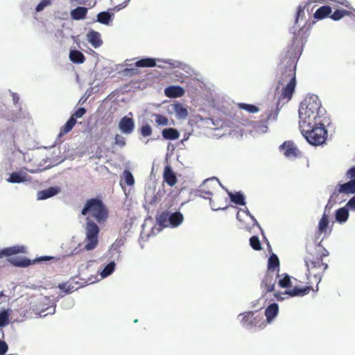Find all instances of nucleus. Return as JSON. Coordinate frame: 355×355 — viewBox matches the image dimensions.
Instances as JSON below:
<instances>
[{
	"instance_id": "62",
	"label": "nucleus",
	"mask_w": 355,
	"mask_h": 355,
	"mask_svg": "<svg viewBox=\"0 0 355 355\" xmlns=\"http://www.w3.org/2000/svg\"><path fill=\"white\" fill-rule=\"evenodd\" d=\"M156 199V196H154L153 198V202H155V200Z\"/></svg>"
},
{
	"instance_id": "32",
	"label": "nucleus",
	"mask_w": 355,
	"mask_h": 355,
	"mask_svg": "<svg viewBox=\"0 0 355 355\" xmlns=\"http://www.w3.org/2000/svg\"><path fill=\"white\" fill-rule=\"evenodd\" d=\"M228 195L232 202L239 205H244V196L241 193L228 192Z\"/></svg>"
},
{
	"instance_id": "53",
	"label": "nucleus",
	"mask_w": 355,
	"mask_h": 355,
	"mask_svg": "<svg viewBox=\"0 0 355 355\" xmlns=\"http://www.w3.org/2000/svg\"><path fill=\"white\" fill-rule=\"evenodd\" d=\"M347 175L352 179L355 180V166L349 168L347 172Z\"/></svg>"
},
{
	"instance_id": "60",
	"label": "nucleus",
	"mask_w": 355,
	"mask_h": 355,
	"mask_svg": "<svg viewBox=\"0 0 355 355\" xmlns=\"http://www.w3.org/2000/svg\"><path fill=\"white\" fill-rule=\"evenodd\" d=\"M245 214L250 215V211L247 209H245Z\"/></svg>"
},
{
	"instance_id": "44",
	"label": "nucleus",
	"mask_w": 355,
	"mask_h": 355,
	"mask_svg": "<svg viewBox=\"0 0 355 355\" xmlns=\"http://www.w3.org/2000/svg\"><path fill=\"white\" fill-rule=\"evenodd\" d=\"M58 288L62 291L65 294L71 293L73 291V286H71L67 283H62L58 285Z\"/></svg>"
},
{
	"instance_id": "48",
	"label": "nucleus",
	"mask_w": 355,
	"mask_h": 355,
	"mask_svg": "<svg viewBox=\"0 0 355 355\" xmlns=\"http://www.w3.org/2000/svg\"><path fill=\"white\" fill-rule=\"evenodd\" d=\"M259 111V108L254 105L251 104H247L245 103V112H247L249 114H254Z\"/></svg>"
},
{
	"instance_id": "38",
	"label": "nucleus",
	"mask_w": 355,
	"mask_h": 355,
	"mask_svg": "<svg viewBox=\"0 0 355 355\" xmlns=\"http://www.w3.org/2000/svg\"><path fill=\"white\" fill-rule=\"evenodd\" d=\"M26 177L18 173H12L10 174L8 181L12 183H20L26 181Z\"/></svg>"
},
{
	"instance_id": "19",
	"label": "nucleus",
	"mask_w": 355,
	"mask_h": 355,
	"mask_svg": "<svg viewBox=\"0 0 355 355\" xmlns=\"http://www.w3.org/2000/svg\"><path fill=\"white\" fill-rule=\"evenodd\" d=\"M279 313V306L277 303L270 304L265 310L266 322L270 323Z\"/></svg>"
},
{
	"instance_id": "41",
	"label": "nucleus",
	"mask_w": 355,
	"mask_h": 355,
	"mask_svg": "<svg viewBox=\"0 0 355 355\" xmlns=\"http://www.w3.org/2000/svg\"><path fill=\"white\" fill-rule=\"evenodd\" d=\"M250 245L255 250H260L261 245L258 236H253L250 239Z\"/></svg>"
},
{
	"instance_id": "15",
	"label": "nucleus",
	"mask_w": 355,
	"mask_h": 355,
	"mask_svg": "<svg viewBox=\"0 0 355 355\" xmlns=\"http://www.w3.org/2000/svg\"><path fill=\"white\" fill-rule=\"evenodd\" d=\"M164 94L169 98H179L184 94V89L178 85H171L165 88Z\"/></svg>"
},
{
	"instance_id": "20",
	"label": "nucleus",
	"mask_w": 355,
	"mask_h": 355,
	"mask_svg": "<svg viewBox=\"0 0 355 355\" xmlns=\"http://www.w3.org/2000/svg\"><path fill=\"white\" fill-rule=\"evenodd\" d=\"M332 12L331 8L329 6H322L316 10L313 17L315 19L321 20L327 17H330Z\"/></svg>"
},
{
	"instance_id": "1",
	"label": "nucleus",
	"mask_w": 355,
	"mask_h": 355,
	"mask_svg": "<svg viewBox=\"0 0 355 355\" xmlns=\"http://www.w3.org/2000/svg\"><path fill=\"white\" fill-rule=\"evenodd\" d=\"M307 37L304 28L294 32L293 37L289 44L279 55V67L282 75L279 84L283 85L280 98L289 101L296 87V67L302 54L304 42Z\"/></svg>"
},
{
	"instance_id": "42",
	"label": "nucleus",
	"mask_w": 355,
	"mask_h": 355,
	"mask_svg": "<svg viewBox=\"0 0 355 355\" xmlns=\"http://www.w3.org/2000/svg\"><path fill=\"white\" fill-rule=\"evenodd\" d=\"M282 288H288L291 286V277L288 275L284 274L283 278L280 279L278 282Z\"/></svg>"
},
{
	"instance_id": "5",
	"label": "nucleus",
	"mask_w": 355,
	"mask_h": 355,
	"mask_svg": "<svg viewBox=\"0 0 355 355\" xmlns=\"http://www.w3.org/2000/svg\"><path fill=\"white\" fill-rule=\"evenodd\" d=\"M279 114L277 107L272 108L266 112L259 121H252L245 116V131L252 137H256L267 132L268 130V122L276 121Z\"/></svg>"
},
{
	"instance_id": "43",
	"label": "nucleus",
	"mask_w": 355,
	"mask_h": 355,
	"mask_svg": "<svg viewBox=\"0 0 355 355\" xmlns=\"http://www.w3.org/2000/svg\"><path fill=\"white\" fill-rule=\"evenodd\" d=\"M123 178L127 185L132 186L135 183V179L132 174L128 170L123 172Z\"/></svg>"
},
{
	"instance_id": "34",
	"label": "nucleus",
	"mask_w": 355,
	"mask_h": 355,
	"mask_svg": "<svg viewBox=\"0 0 355 355\" xmlns=\"http://www.w3.org/2000/svg\"><path fill=\"white\" fill-rule=\"evenodd\" d=\"M112 15L113 14L108 12H101L97 15V21L101 24L107 25L109 24Z\"/></svg>"
},
{
	"instance_id": "21",
	"label": "nucleus",
	"mask_w": 355,
	"mask_h": 355,
	"mask_svg": "<svg viewBox=\"0 0 355 355\" xmlns=\"http://www.w3.org/2000/svg\"><path fill=\"white\" fill-rule=\"evenodd\" d=\"M338 192L345 194L355 193V180L338 184Z\"/></svg>"
},
{
	"instance_id": "14",
	"label": "nucleus",
	"mask_w": 355,
	"mask_h": 355,
	"mask_svg": "<svg viewBox=\"0 0 355 355\" xmlns=\"http://www.w3.org/2000/svg\"><path fill=\"white\" fill-rule=\"evenodd\" d=\"M61 191V189L60 187H51L46 189L41 190L37 191V200H46L47 198H51L53 196H56Z\"/></svg>"
},
{
	"instance_id": "9",
	"label": "nucleus",
	"mask_w": 355,
	"mask_h": 355,
	"mask_svg": "<svg viewBox=\"0 0 355 355\" xmlns=\"http://www.w3.org/2000/svg\"><path fill=\"white\" fill-rule=\"evenodd\" d=\"M216 184L213 180H205L197 190L198 195L205 199H211Z\"/></svg>"
},
{
	"instance_id": "3",
	"label": "nucleus",
	"mask_w": 355,
	"mask_h": 355,
	"mask_svg": "<svg viewBox=\"0 0 355 355\" xmlns=\"http://www.w3.org/2000/svg\"><path fill=\"white\" fill-rule=\"evenodd\" d=\"M299 126L306 128L309 124L316 123L322 125H329L331 119L321 101L317 96H307L301 103L299 108Z\"/></svg>"
},
{
	"instance_id": "58",
	"label": "nucleus",
	"mask_w": 355,
	"mask_h": 355,
	"mask_svg": "<svg viewBox=\"0 0 355 355\" xmlns=\"http://www.w3.org/2000/svg\"><path fill=\"white\" fill-rule=\"evenodd\" d=\"M130 0H125V2H124V5H121L120 4L119 6H121V8H125L126 6H127V3L130 1Z\"/></svg>"
},
{
	"instance_id": "10",
	"label": "nucleus",
	"mask_w": 355,
	"mask_h": 355,
	"mask_svg": "<svg viewBox=\"0 0 355 355\" xmlns=\"http://www.w3.org/2000/svg\"><path fill=\"white\" fill-rule=\"evenodd\" d=\"M276 277L272 271H267L261 283V289L263 293H271L275 290Z\"/></svg>"
},
{
	"instance_id": "36",
	"label": "nucleus",
	"mask_w": 355,
	"mask_h": 355,
	"mask_svg": "<svg viewBox=\"0 0 355 355\" xmlns=\"http://www.w3.org/2000/svg\"><path fill=\"white\" fill-rule=\"evenodd\" d=\"M9 323L8 310H3L0 312V328L4 327Z\"/></svg>"
},
{
	"instance_id": "23",
	"label": "nucleus",
	"mask_w": 355,
	"mask_h": 355,
	"mask_svg": "<svg viewBox=\"0 0 355 355\" xmlns=\"http://www.w3.org/2000/svg\"><path fill=\"white\" fill-rule=\"evenodd\" d=\"M87 13V8L79 6L71 11V17L75 20L83 19L86 17Z\"/></svg>"
},
{
	"instance_id": "57",
	"label": "nucleus",
	"mask_w": 355,
	"mask_h": 355,
	"mask_svg": "<svg viewBox=\"0 0 355 355\" xmlns=\"http://www.w3.org/2000/svg\"><path fill=\"white\" fill-rule=\"evenodd\" d=\"M274 296L277 300H282L283 298L280 297L279 293H275Z\"/></svg>"
},
{
	"instance_id": "27",
	"label": "nucleus",
	"mask_w": 355,
	"mask_h": 355,
	"mask_svg": "<svg viewBox=\"0 0 355 355\" xmlns=\"http://www.w3.org/2000/svg\"><path fill=\"white\" fill-rule=\"evenodd\" d=\"M71 61L76 64H82L85 60V57L82 52L78 50H71L69 53Z\"/></svg>"
},
{
	"instance_id": "59",
	"label": "nucleus",
	"mask_w": 355,
	"mask_h": 355,
	"mask_svg": "<svg viewBox=\"0 0 355 355\" xmlns=\"http://www.w3.org/2000/svg\"><path fill=\"white\" fill-rule=\"evenodd\" d=\"M239 107H240L241 109H244V103H240V104H239Z\"/></svg>"
},
{
	"instance_id": "29",
	"label": "nucleus",
	"mask_w": 355,
	"mask_h": 355,
	"mask_svg": "<svg viewBox=\"0 0 355 355\" xmlns=\"http://www.w3.org/2000/svg\"><path fill=\"white\" fill-rule=\"evenodd\" d=\"M230 208L232 209V213L236 214V218L238 221L237 227L239 228H242L243 227V217H244V210L241 208H239L236 206H230Z\"/></svg>"
},
{
	"instance_id": "13",
	"label": "nucleus",
	"mask_w": 355,
	"mask_h": 355,
	"mask_svg": "<svg viewBox=\"0 0 355 355\" xmlns=\"http://www.w3.org/2000/svg\"><path fill=\"white\" fill-rule=\"evenodd\" d=\"M135 122L132 118L126 116H123L119 123L120 130L126 135L131 134L135 129Z\"/></svg>"
},
{
	"instance_id": "45",
	"label": "nucleus",
	"mask_w": 355,
	"mask_h": 355,
	"mask_svg": "<svg viewBox=\"0 0 355 355\" xmlns=\"http://www.w3.org/2000/svg\"><path fill=\"white\" fill-rule=\"evenodd\" d=\"M52 3L51 0H42L35 8L36 12H40L44 10L46 6H51Z\"/></svg>"
},
{
	"instance_id": "8",
	"label": "nucleus",
	"mask_w": 355,
	"mask_h": 355,
	"mask_svg": "<svg viewBox=\"0 0 355 355\" xmlns=\"http://www.w3.org/2000/svg\"><path fill=\"white\" fill-rule=\"evenodd\" d=\"M157 220L161 224H164L168 221L171 226L178 227L183 222L184 216L180 211L171 214H169L168 211H164L159 216Z\"/></svg>"
},
{
	"instance_id": "39",
	"label": "nucleus",
	"mask_w": 355,
	"mask_h": 355,
	"mask_svg": "<svg viewBox=\"0 0 355 355\" xmlns=\"http://www.w3.org/2000/svg\"><path fill=\"white\" fill-rule=\"evenodd\" d=\"M154 116L155 118V123L157 125L165 126L168 124V119L165 116L159 114H155Z\"/></svg>"
},
{
	"instance_id": "24",
	"label": "nucleus",
	"mask_w": 355,
	"mask_h": 355,
	"mask_svg": "<svg viewBox=\"0 0 355 355\" xmlns=\"http://www.w3.org/2000/svg\"><path fill=\"white\" fill-rule=\"evenodd\" d=\"M76 123V119L74 117H70L67 123L60 128L58 135L59 137H62L64 135L69 132Z\"/></svg>"
},
{
	"instance_id": "16",
	"label": "nucleus",
	"mask_w": 355,
	"mask_h": 355,
	"mask_svg": "<svg viewBox=\"0 0 355 355\" xmlns=\"http://www.w3.org/2000/svg\"><path fill=\"white\" fill-rule=\"evenodd\" d=\"M163 178L164 180L170 187H173L178 182L177 177L170 166H165Z\"/></svg>"
},
{
	"instance_id": "7",
	"label": "nucleus",
	"mask_w": 355,
	"mask_h": 355,
	"mask_svg": "<svg viewBox=\"0 0 355 355\" xmlns=\"http://www.w3.org/2000/svg\"><path fill=\"white\" fill-rule=\"evenodd\" d=\"M245 323H247V326L250 328L254 327L259 329H263L267 324L266 320H264L261 313L258 311L245 312Z\"/></svg>"
},
{
	"instance_id": "22",
	"label": "nucleus",
	"mask_w": 355,
	"mask_h": 355,
	"mask_svg": "<svg viewBox=\"0 0 355 355\" xmlns=\"http://www.w3.org/2000/svg\"><path fill=\"white\" fill-rule=\"evenodd\" d=\"M8 261L17 267H26L31 264V261L26 257H15L8 259Z\"/></svg>"
},
{
	"instance_id": "46",
	"label": "nucleus",
	"mask_w": 355,
	"mask_h": 355,
	"mask_svg": "<svg viewBox=\"0 0 355 355\" xmlns=\"http://www.w3.org/2000/svg\"><path fill=\"white\" fill-rule=\"evenodd\" d=\"M139 73V70L136 67H128L123 70V73L125 76H133L138 75Z\"/></svg>"
},
{
	"instance_id": "26",
	"label": "nucleus",
	"mask_w": 355,
	"mask_h": 355,
	"mask_svg": "<svg viewBox=\"0 0 355 355\" xmlns=\"http://www.w3.org/2000/svg\"><path fill=\"white\" fill-rule=\"evenodd\" d=\"M162 136L165 139L175 140L180 137L179 132L173 128H165L162 130Z\"/></svg>"
},
{
	"instance_id": "55",
	"label": "nucleus",
	"mask_w": 355,
	"mask_h": 355,
	"mask_svg": "<svg viewBox=\"0 0 355 355\" xmlns=\"http://www.w3.org/2000/svg\"><path fill=\"white\" fill-rule=\"evenodd\" d=\"M347 206L352 209H355V196H353L347 203Z\"/></svg>"
},
{
	"instance_id": "25",
	"label": "nucleus",
	"mask_w": 355,
	"mask_h": 355,
	"mask_svg": "<svg viewBox=\"0 0 355 355\" xmlns=\"http://www.w3.org/2000/svg\"><path fill=\"white\" fill-rule=\"evenodd\" d=\"M23 252V248L19 246H13L3 248L0 250V258L3 257H10Z\"/></svg>"
},
{
	"instance_id": "2",
	"label": "nucleus",
	"mask_w": 355,
	"mask_h": 355,
	"mask_svg": "<svg viewBox=\"0 0 355 355\" xmlns=\"http://www.w3.org/2000/svg\"><path fill=\"white\" fill-rule=\"evenodd\" d=\"M86 216L84 250H94L98 243L100 229L98 224H104L109 217V210L105 203L99 198H93L87 200L81 211Z\"/></svg>"
},
{
	"instance_id": "6",
	"label": "nucleus",
	"mask_w": 355,
	"mask_h": 355,
	"mask_svg": "<svg viewBox=\"0 0 355 355\" xmlns=\"http://www.w3.org/2000/svg\"><path fill=\"white\" fill-rule=\"evenodd\" d=\"M326 126L314 123L309 124L306 128H300L302 135L310 144L320 146L324 144L327 138Z\"/></svg>"
},
{
	"instance_id": "30",
	"label": "nucleus",
	"mask_w": 355,
	"mask_h": 355,
	"mask_svg": "<svg viewBox=\"0 0 355 355\" xmlns=\"http://www.w3.org/2000/svg\"><path fill=\"white\" fill-rule=\"evenodd\" d=\"M275 270H279V260L277 256L272 254L268 259V270L275 273Z\"/></svg>"
},
{
	"instance_id": "52",
	"label": "nucleus",
	"mask_w": 355,
	"mask_h": 355,
	"mask_svg": "<svg viewBox=\"0 0 355 355\" xmlns=\"http://www.w3.org/2000/svg\"><path fill=\"white\" fill-rule=\"evenodd\" d=\"M304 8H305L304 6H298L297 10L296 17H295V23L297 22L300 17L302 15H304Z\"/></svg>"
},
{
	"instance_id": "37",
	"label": "nucleus",
	"mask_w": 355,
	"mask_h": 355,
	"mask_svg": "<svg viewBox=\"0 0 355 355\" xmlns=\"http://www.w3.org/2000/svg\"><path fill=\"white\" fill-rule=\"evenodd\" d=\"M114 268H115V263L114 261L110 262L102 270V272H101V275L103 277H106L109 276L114 272Z\"/></svg>"
},
{
	"instance_id": "54",
	"label": "nucleus",
	"mask_w": 355,
	"mask_h": 355,
	"mask_svg": "<svg viewBox=\"0 0 355 355\" xmlns=\"http://www.w3.org/2000/svg\"><path fill=\"white\" fill-rule=\"evenodd\" d=\"M54 257H51V256H42V257H38L35 259L36 261H38V262H40V261H49V260H51V259H53Z\"/></svg>"
},
{
	"instance_id": "49",
	"label": "nucleus",
	"mask_w": 355,
	"mask_h": 355,
	"mask_svg": "<svg viewBox=\"0 0 355 355\" xmlns=\"http://www.w3.org/2000/svg\"><path fill=\"white\" fill-rule=\"evenodd\" d=\"M115 144L123 147L125 145V140L124 137L119 134L116 135L114 137Z\"/></svg>"
},
{
	"instance_id": "11",
	"label": "nucleus",
	"mask_w": 355,
	"mask_h": 355,
	"mask_svg": "<svg viewBox=\"0 0 355 355\" xmlns=\"http://www.w3.org/2000/svg\"><path fill=\"white\" fill-rule=\"evenodd\" d=\"M280 150L288 158H295L300 156L301 153L292 141H286L280 146Z\"/></svg>"
},
{
	"instance_id": "50",
	"label": "nucleus",
	"mask_w": 355,
	"mask_h": 355,
	"mask_svg": "<svg viewBox=\"0 0 355 355\" xmlns=\"http://www.w3.org/2000/svg\"><path fill=\"white\" fill-rule=\"evenodd\" d=\"M86 112L87 110L85 107H80L70 117H74L76 119V118H80Z\"/></svg>"
},
{
	"instance_id": "31",
	"label": "nucleus",
	"mask_w": 355,
	"mask_h": 355,
	"mask_svg": "<svg viewBox=\"0 0 355 355\" xmlns=\"http://www.w3.org/2000/svg\"><path fill=\"white\" fill-rule=\"evenodd\" d=\"M336 220L339 223L345 222L349 217V211L348 209L345 207L339 208L336 211Z\"/></svg>"
},
{
	"instance_id": "61",
	"label": "nucleus",
	"mask_w": 355,
	"mask_h": 355,
	"mask_svg": "<svg viewBox=\"0 0 355 355\" xmlns=\"http://www.w3.org/2000/svg\"><path fill=\"white\" fill-rule=\"evenodd\" d=\"M222 209V208H221V207H216V208H214V209H216V210H217V209Z\"/></svg>"
},
{
	"instance_id": "35",
	"label": "nucleus",
	"mask_w": 355,
	"mask_h": 355,
	"mask_svg": "<svg viewBox=\"0 0 355 355\" xmlns=\"http://www.w3.org/2000/svg\"><path fill=\"white\" fill-rule=\"evenodd\" d=\"M350 11L346 10H336L331 15L330 18L334 21H338L345 15H349Z\"/></svg>"
},
{
	"instance_id": "18",
	"label": "nucleus",
	"mask_w": 355,
	"mask_h": 355,
	"mask_svg": "<svg viewBox=\"0 0 355 355\" xmlns=\"http://www.w3.org/2000/svg\"><path fill=\"white\" fill-rule=\"evenodd\" d=\"M311 290H313V288L310 286H306L302 288L295 286L293 289L286 291L284 293L291 297L304 296L307 295Z\"/></svg>"
},
{
	"instance_id": "63",
	"label": "nucleus",
	"mask_w": 355,
	"mask_h": 355,
	"mask_svg": "<svg viewBox=\"0 0 355 355\" xmlns=\"http://www.w3.org/2000/svg\"><path fill=\"white\" fill-rule=\"evenodd\" d=\"M137 321H138V320L136 319V320H134V322H137Z\"/></svg>"
},
{
	"instance_id": "51",
	"label": "nucleus",
	"mask_w": 355,
	"mask_h": 355,
	"mask_svg": "<svg viewBox=\"0 0 355 355\" xmlns=\"http://www.w3.org/2000/svg\"><path fill=\"white\" fill-rule=\"evenodd\" d=\"M8 349V345L5 341L0 340V355H3Z\"/></svg>"
},
{
	"instance_id": "12",
	"label": "nucleus",
	"mask_w": 355,
	"mask_h": 355,
	"mask_svg": "<svg viewBox=\"0 0 355 355\" xmlns=\"http://www.w3.org/2000/svg\"><path fill=\"white\" fill-rule=\"evenodd\" d=\"M329 217L324 213L318 223V230L316 232V241L322 234H324V237H327L330 234L331 228L329 227Z\"/></svg>"
},
{
	"instance_id": "4",
	"label": "nucleus",
	"mask_w": 355,
	"mask_h": 355,
	"mask_svg": "<svg viewBox=\"0 0 355 355\" xmlns=\"http://www.w3.org/2000/svg\"><path fill=\"white\" fill-rule=\"evenodd\" d=\"M329 255V252L321 244L318 243L313 252H309L304 258L307 268V277H314L318 282L321 280V277L328 268V264L324 263L322 259Z\"/></svg>"
},
{
	"instance_id": "28",
	"label": "nucleus",
	"mask_w": 355,
	"mask_h": 355,
	"mask_svg": "<svg viewBox=\"0 0 355 355\" xmlns=\"http://www.w3.org/2000/svg\"><path fill=\"white\" fill-rule=\"evenodd\" d=\"M155 66V60L150 58L140 59L135 63L136 67H154Z\"/></svg>"
},
{
	"instance_id": "56",
	"label": "nucleus",
	"mask_w": 355,
	"mask_h": 355,
	"mask_svg": "<svg viewBox=\"0 0 355 355\" xmlns=\"http://www.w3.org/2000/svg\"><path fill=\"white\" fill-rule=\"evenodd\" d=\"M331 1H334V2L336 3H339V4H340V5L343 6H345V7H347V8H349V1H347V0H342V1H336V0H331Z\"/></svg>"
},
{
	"instance_id": "33",
	"label": "nucleus",
	"mask_w": 355,
	"mask_h": 355,
	"mask_svg": "<svg viewBox=\"0 0 355 355\" xmlns=\"http://www.w3.org/2000/svg\"><path fill=\"white\" fill-rule=\"evenodd\" d=\"M174 111L180 119H185L188 115V111L181 103L174 105Z\"/></svg>"
},
{
	"instance_id": "40",
	"label": "nucleus",
	"mask_w": 355,
	"mask_h": 355,
	"mask_svg": "<svg viewBox=\"0 0 355 355\" xmlns=\"http://www.w3.org/2000/svg\"><path fill=\"white\" fill-rule=\"evenodd\" d=\"M152 128H151V126L146 123L144 125H142L140 128H139V132L140 134L144 137H149L152 135Z\"/></svg>"
},
{
	"instance_id": "17",
	"label": "nucleus",
	"mask_w": 355,
	"mask_h": 355,
	"mask_svg": "<svg viewBox=\"0 0 355 355\" xmlns=\"http://www.w3.org/2000/svg\"><path fill=\"white\" fill-rule=\"evenodd\" d=\"M87 39L92 46L96 49L100 47L103 44L100 33L95 31H89L87 34Z\"/></svg>"
},
{
	"instance_id": "47",
	"label": "nucleus",
	"mask_w": 355,
	"mask_h": 355,
	"mask_svg": "<svg viewBox=\"0 0 355 355\" xmlns=\"http://www.w3.org/2000/svg\"><path fill=\"white\" fill-rule=\"evenodd\" d=\"M340 193L338 192V186L337 187L336 191L331 194V196H330L329 198V202H328V204L326 206V208L327 207V206L332 203V204H334L337 201V199L338 198V196Z\"/></svg>"
}]
</instances>
